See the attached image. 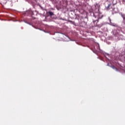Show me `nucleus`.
Returning a JSON list of instances; mask_svg holds the SVG:
<instances>
[{"mask_svg":"<svg viewBox=\"0 0 125 125\" xmlns=\"http://www.w3.org/2000/svg\"><path fill=\"white\" fill-rule=\"evenodd\" d=\"M48 13L50 16H53V15H54V14H53L52 12H48Z\"/></svg>","mask_w":125,"mask_h":125,"instance_id":"1","label":"nucleus"},{"mask_svg":"<svg viewBox=\"0 0 125 125\" xmlns=\"http://www.w3.org/2000/svg\"><path fill=\"white\" fill-rule=\"evenodd\" d=\"M68 21L70 22V23H71L73 25H75V21Z\"/></svg>","mask_w":125,"mask_h":125,"instance_id":"2","label":"nucleus"},{"mask_svg":"<svg viewBox=\"0 0 125 125\" xmlns=\"http://www.w3.org/2000/svg\"><path fill=\"white\" fill-rule=\"evenodd\" d=\"M111 67V68H112V69H115V70H117V68H116V67H115V66L112 65Z\"/></svg>","mask_w":125,"mask_h":125,"instance_id":"3","label":"nucleus"},{"mask_svg":"<svg viewBox=\"0 0 125 125\" xmlns=\"http://www.w3.org/2000/svg\"><path fill=\"white\" fill-rule=\"evenodd\" d=\"M29 13H30V14H31V15H34V12L30 11H29Z\"/></svg>","mask_w":125,"mask_h":125,"instance_id":"4","label":"nucleus"},{"mask_svg":"<svg viewBox=\"0 0 125 125\" xmlns=\"http://www.w3.org/2000/svg\"><path fill=\"white\" fill-rule=\"evenodd\" d=\"M96 21L98 22V20H96L93 21V23H95V22H96Z\"/></svg>","mask_w":125,"mask_h":125,"instance_id":"5","label":"nucleus"},{"mask_svg":"<svg viewBox=\"0 0 125 125\" xmlns=\"http://www.w3.org/2000/svg\"><path fill=\"white\" fill-rule=\"evenodd\" d=\"M111 4H109L107 6V8H109V7H110V6H111Z\"/></svg>","mask_w":125,"mask_h":125,"instance_id":"6","label":"nucleus"},{"mask_svg":"<svg viewBox=\"0 0 125 125\" xmlns=\"http://www.w3.org/2000/svg\"><path fill=\"white\" fill-rule=\"evenodd\" d=\"M97 18H98V19H99V18H100V17H97Z\"/></svg>","mask_w":125,"mask_h":125,"instance_id":"7","label":"nucleus"},{"mask_svg":"<svg viewBox=\"0 0 125 125\" xmlns=\"http://www.w3.org/2000/svg\"><path fill=\"white\" fill-rule=\"evenodd\" d=\"M94 16L95 17V18H96V17L95 16V15H94Z\"/></svg>","mask_w":125,"mask_h":125,"instance_id":"8","label":"nucleus"}]
</instances>
